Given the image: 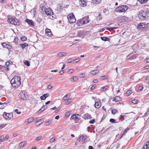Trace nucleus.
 Listing matches in <instances>:
<instances>
[{
	"label": "nucleus",
	"mask_w": 149,
	"mask_h": 149,
	"mask_svg": "<svg viewBox=\"0 0 149 149\" xmlns=\"http://www.w3.org/2000/svg\"><path fill=\"white\" fill-rule=\"evenodd\" d=\"M89 18L88 16L84 17L82 19L78 20L77 24L79 26L87 24L89 22Z\"/></svg>",
	"instance_id": "obj_3"
},
{
	"label": "nucleus",
	"mask_w": 149,
	"mask_h": 149,
	"mask_svg": "<svg viewBox=\"0 0 149 149\" xmlns=\"http://www.w3.org/2000/svg\"><path fill=\"white\" fill-rule=\"evenodd\" d=\"M47 107L45 105L43 106L41 109L38 111V112L39 113L41 112H42L43 111L46 109V107Z\"/></svg>",
	"instance_id": "obj_21"
},
{
	"label": "nucleus",
	"mask_w": 149,
	"mask_h": 149,
	"mask_svg": "<svg viewBox=\"0 0 149 149\" xmlns=\"http://www.w3.org/2000/svg\"><path fill=\"white\" fill-rule=\"evenodd\" d=\"M80 58H77L75 59V60H74V62L73 63H77V62H78L79 61H80Z\"/></svg>",
	"instance_id": "obj_50"
},
{
	"label": "nucleus",
	"mask_w": 149,
	"mask_h": 149,
	"mask_svg": "<svg viewBox=\"0 0 149 149\" xmlns=\"http://www.w3.org/2000/svg\"><path fill=\"white\" fill-rule=\"evenodd\" d=\"M132 93V91L130 90H128L126 92V93L127 95H129Z\"/></svg>",
	"instance_id": "obj_36"
},
{
	"label": "nucleus",
	"mask_w": 149,
	"mask_h": 149,
	"mask_svg": "<svg viewBox=\"0 0 149 149\" xmlns=\"http://www.w3.org/2000/svg\"><path fill=\"white\" fill-rule=\"evenodd\" d=\"M52 87H53V86H52V85H51V84L47 86V88L49 89H51V88H52Z\"/></svg>",
	"instance_id": "obj_56"
},
{
	"label": "nucleus",
	"mask_w": 149,
	"mask_h": 149,
	"mask_svg": "<svg viewBox=\"0 0 149 149\" xmlns=\"http://www.w3.org/2000/svg\"><path fill=\"white\" fill-rule=\"evenodd\" d=\"M87 136L86 135H82L81 136L80 138H81V139L83 140H85L87 138Z\"/></svg>",
	"instance_id": "obj_28"
},
{
	"label": "nucleus",
	"mask_w": 149,
	"mask_h": 149,
	"mask_svg": "<svg viewBox=\"0 0 149 149\" xmlns=\"http://www.w3.org/2000/svg\"><path fill=\"white\" fill-rule=\"evenodd\" d=\"M27 39L26 37V36H23L21 38V40L22 41H24L26 40Z\"/></svg>",
	"instance_id": "obj_41"
},
{
	"label": "nucleus",
	"mask_w": 149,
	"mask_h": 149,
	"mask_svg": "<svg viewBox=\"0 0 149 149\" xmlns=\"http://www.w3.org/2000/svg\"><path fill=\"white\" fill-rule=\"evenodd\" d=\"M2 45L5 48H6L8 49H10L12 48V47L9 45L7 44L5 42H3L2 44Z\"/></svg>",
	"instance_id": "obj_13"
},
{
	"label": "nucleus",
	"mask_w": 149,
	"mask_h": 149,
	"mask_svg": "<svg viewBox=\"0 0 149 149\" xmlns=\"http://www.w3.org/2000/svg\"><path fill=\"white\" fill-rule=\"evenodd\" d=\"M15 112L17 113L18 114H20L21 113V112H20V111L18 112V110L17 109H16L15 110Z\"/></svg>",
	"instance_id": "obj_62"
},
{
	"label": "nucleus",
	"mask_w": 149,
	"mask_h": 149,
	"mask_svg": "<svg viewBox=\"0 0 149 149\" xmlns=\"http://www.w3.org/2000/svg\"><path fill=\"white\" fill-rule=\"evenodd\" d=\"M19 46H21L22 49H24L26 47L28 46V44L27 43H24L23 44H20Z\"/></svg>",
	"instance_id": "obj_20"
},
{
	"label": "nucleus",
	"mask_w": 149,
	"mask_h": 149,
	"mask_svg": "<svg viewBox=\"0 0 149 149\" xmlns=\"http://www.w3.org/2000/svg\"><path fill=\"white\" fill-rule=\"evenodd\" d=\"M10 62L9 61H7L6 63V65L7 67H8L9 66L10 64Z\"/></svg>",
	"instance_id": "obj_64"
},
{
	"label": "nucleus",
	"mask_w": 149,
	"mask_h": 149,
	"mask_svg": "<svg viewBox=\"0 0 149 149\" xmlns=\"http://www.w3.org/2000/svg\"><path fill=\"white\" fill-rule=\"evenodd\" d=\"M128 7L126 5H122L117 7L116 11L119 13L124 12L128 9Z\"/></svg>",
	"instance_id": "obj_4"
},
{
	"label": "nucleus",
	"mask_w": 149,
	"mask_h": 149,
	"mask_svg": "<svg viewBox=\"0 0 149 149\" xmlns=\"http://www.w3.org/2000/svg\"><path fill=\"white\" fill-rule=\"evenodd\" d=\"M117 28L116 27H107L106 28V29L109 30V31H111L113 30L114 29H116Z\"/></svg>",
	"instance_id": "obj_24"
},
{
	"label": "nucleus",
	"mask_w": 149,
	"mask_h": 149,
	"mask_svg": "<svg viewBox=\"0 0 149 149\" xmlns=\"http://www.w3.org/2000/svg\"><path fill=\"white\" fill-rule=\"evenodd\" d=\"M46 34L48 36H52V34L51 30L48 29H45Z\"/></svg>",
	"instance_id": "obj_11"
},
{
	"label": "nucleus",
	"mask_w": 149,
	"mask_h": 149,
	"mask_svg": "<svg viewBox=\"0 0 149 149\" xmlns=\"http://www.w3.org/2000/svg\"><path fill=\"white\" fill-rule=\"evenodd\" d=\"M19 96V98L22 99L24 100L26 99V97L25 96V95H24V93H21L20 95Z\"/></svg>",
	"instance_id": "obj_19"
},
{
	"label": "nucleus",
	"mask_w": 149,
	"mask_h": 149,
	"mask_svg": "<svg viewBox=\"0 0 149 149\" xmlns=\"http://www.w3.org/2000/svg\"><path fill=\"white\" fill-rule=\"evenodd\" d=\"M120 97L119 96H117L114 97L112 100L113 102H118L121 99Z\"/></svg>",
	"instance_id": "obj_15"
},
{
	"label": "nucleus",
	"mask_w": 149,
	"mask_h": 149,
	"mask_svg": "<svg viewBox=\"0 0 149 149\" xmlns=\"http://www.w3.org/2000/svg\"><path fill=\"white\" fill-rule=\"evenodd\" d=\"M95 122V119H93L91 120L89 122V123L90 124H93Z\"/></svg>",
	"instance_id": "obj_55"
},
{
	"label": "nucleus",
	"mask_w": 149,
	"mask_h": 149,
	"mask_svg": "<svg viewBox=\"0 0 149 149\" xmlns=\"http://www.w3.org/2000/svg\"><path fill=\"white\" fill-rule=\"evenodd\" d=\"M143 88V87L142 86H140L139 87V90H140V91H142Z\"/></svg>",
	"instance_id": "obj_58"
},
{
	"label": "nucleus",
	"mask_w": 149,
	"mask_h": 149,
	"mask_svg": "<svg viewBox=\"0 0 149 149\" xmlns=\"http://www.w3.org/2000/svg\"><path fill=\"white\" fill-rule=\"evenodd\" d=\"M70 97V95L67 94L65 95L63 98V100H66L67 99V98H68Z\"/></svg>",
	"instance_id": "obj_26"
},
{
	"label": "nucleus",
	"mask_w": 149,
	"mask_h": 149,
	"mask_svg": "<svg viewBox=\"0 0 149 149\" xmlns=\"http://www.w3.org/2000/svg\"><path fill=\"white\" fill-rule=\"evenodd\" d=\"M108 87H109L108 86H104L101 88V90L102 91H105L107 90Z\"/></svg>",
	"instance_id": "obj_40"
},
{
	"label": "nucleus",
	"mask_w": 149,
	"mask_h": 149,
	"mask_svg": "<svg viewBox=\"0 0 149 149\" xmlns=\"http://www.w3.org/2000/svg\"><path fill=\"white\" fill-rule=\"evenodd\" d=\"M148 27L147 24L143 22H141L138 24L137 28L140 30H142L144 31H146Z\"/></svg>",
	"instance_id": "obj_5"
},
{
	"label": "nucleus",
	"mask_w": 149,
	"mask_h": 149,
	"mask_svg": "<svg viewBox=\"0 0 149 149\" xmlns=\"http://www.w3.org/2000/svg\"><path fill=\"white\" fill-rule=\"evenodd\" d=\"M101 40L104 41H109V39L105 37H101Z\"/></svg>",
	"instance_id": "obj_22"
},
{
	"label": "nucleus",
	"mask_w": 149,
	"mask_h": 149,
	"mask_svg": "<svg viewBox=\"0 0 149 149\" xmlns=\"http://www.w3.org/2000/svg\"><path fill=\"white\" fill-rule=\"evenodd\" d=\"M67 18L70 24L74 23L76 21V19L75 18L74 15H73L72 16L71 15L68 16Z\"/></svg>",
	"instance_id": "obj_7"
},
{
	"label": "nucleus",
	"mask_w": 149,
	"mask_h": 149,
	"mask_svg": "<svg viewBox=\"0 0 149 149\" xmlns=\"http://www.w3.org/2000/svg\"><path fill=\"white\" fill-rule=\"evenodd\" d=\"M110 122L112 123H116V120L113 118H111L110 119Z\"/></svg>",
	"instance_id": "obj_52"
},
{
	"label": "nucleus",
	"mask_w": 149,
	"mask_h": 149,
	"mask_svg": "<svg viewBox=\"0 0 149 149\" xmlns=\"http://www.w3.org/2000/svg\"><path fill=\"white\" fill-rule=\"evenodd\" d=\"M25 21L29 25L33 27L34 26V22L32 20L26 18L25 19Z\"/></svg>",
	"instance_id": "obj_9"
},
{
	"label": "nucleus",
	"mask_w": 149,
	"mask_h": 149,
	"mask_svg": "<svg viewBox=\"0 0 149 149\" xmlns=\"http://www.w3.org/2000/svg\"><path fill=\"white\" fill-rule=\"evenodd\" d=\"M95 107L96 108L98 109L101 107V102H95Z\"/></svg>",
	"instance_id": "obj_18"
},
{
	"label": "nucleus",
	"mask_w": 149,
	"mask_h": 149,
	"mask_svg": "<svg viewBox=\"0 0 149 149\" xmlns=\"http://www.w3.org/2000/svg\"><path fill=\"white\" fill-rule=\"evenodd\" d=\"M67 53L65 52H61L57 54V56L59 57H61L65 55Z\"/></svg>",
	"instance_id": "obj_17"
},
{
	"label": "nucleus",
	"mask_w": 149,
	"mask_h": 149,
	"mask_svg": "<svg viewBox=\"0 0 149 149\" xmlns=\"http://www.w3.org/2000/svg\"><path fill=\"white\" fill-rule=\"evenodd\" d=\"M129 128H127L125 129L122 133V136L125 135V133H126L129 130Z\"/></svg>",
	"instance_id": "obj_34"
},
{
	"label": "nucleus",
	"mask_w": 149,
	"mask_h": 149,
	"mask_svg": "<svg viewBox=\"0 0 149 149\" xmlns=\"http://www.w3.org/2000/svg\"><path fill=\"white\" fill-rule=\"evenodd\" d=\"M37 22L39 23H40L42 21V19L40 17H38L36 19Z\"/></svg>",
	"instance_id": "obj_31"
},
{
	"label": "nucleus",
	"mask_w": 149,
	"mask_h": 149,
	"mask_svg": "<svg viewBox=\"0 0 149 149\" xmlns=\"http://www.w3.org/2000/svg\"><path fill=\"white\" fill-rule=\"evenodd\" d=\"M24 64L25 65L27 66H29L30 65L29 62L28 61H25L24 62Z\"/></svg>",
	"instance_id": "obj_33"
},
{
	"label": "nucleus",
	"mask_w": 149,
	"mask_h": 149,
	"mask_svg": "<svg viewBox=\"0 0 149 149\" xmlns=\"http://www.w3.org/2000/svg\"><path fill=\"white\" fill-rule=\"evenodd\" d=\"M81 4L83 5L84 6H86L87 5L86 3V1L84 0L80 1Z\"/></svg>",
	"instance_id": "obj_23"
},
{
	"label": "nucleus",
	"mask_w": 149,
	"mask_h": 149,
	"mask_svg": "<svg viewBox=\"0 0 149 149\" xmlns=\"http://www.w3.org/2000/svg\"><path fill=\"white\" fill-rule=\"evenodd\" d=\"M146 13L143 11H141L138 15L139 18L142 20H144L148 17Z\"/></svg>",
	"instance_id": "obj_6"
},
{
	"label": "nucleus",
	"mask_w": 149,
	"mask_h": 149,
	"mask_svg": "<svg viewBox=\"0 0 149 149\" xmlns=\"http://www.w3.org/2000/svg\"><path fill=\"white\" fill-rule=\"evenodd\" d=\"M52 120H49V121H48L45 123V125L47 126L49 125L50 124H51L52 123Z\"/></svg>",
	"instance_id": "obj_35"
},
{
	"label": "nucleus",
	"mask_w": 149,
	"mask_h": 149,
	"mask_svg": "<svg viewBox=\"0 0 149 149\" xmlns=\"http://www.w3.org/2000/svg\"><path fill=\"white\" fill-rule=\"evenodd\" d=\"M96 85H93L92 87H91V89H92V90H93L95 89V87H96Z\"/></svg>",
	"instance_id": "obj_61"
},
{
	"label": "nucleus",
	"mask_w": 149,
	"mask_h": 149,
	"mask_svg": "<svg viewBox=\"0 0 149 149\" xmlns=\"http://www.w3.org/2000/svg\"><path fill=\"white\" fill-rule=\"evenodd\" d=\"M20 77L19 76H15L11 80L10 83L12 87L17 88L21 85Z\"/></svg>",
	"instance_id": "obj_1"
},
{
	"label": "nucleus",
	"mask_w": 149,
	"mask_h": 149,
	"mask_svg": "<svg viewBox=\"0 0 149 149\" xmlns=\"http://www.w3.org/2000/svg\"><path fill=\"white\" fill-rule=\"evenodd\" d=\"M5 106H4L3 104L2 103L0 102V109H3L5 107Z\"/></svg>",
	"instance_id": "obj_38"
},
{
	"label": "nucleus",
	"mask_w": 149,
	"mask_h": 149,
	"mask_svg": "<svg viewBox=\"0 0 149 149\" xmlns=\"http://www.w3.org/2000/svg\"><path fill=\"white\" fill-rule=\"evenodd\" d=\"M72 61V58H70L67 60V63H71Z\"/></svg>",
	"instance_id": "obj_54"
},
{
	"label": "nucleus",
	"mask_w": 149,
	"mask_h": 149,
	"mask_svg": "<svg viewBox=\"0 0 149 149\" xmlns=\"http://www.w3.org/2000/svg\"><path fill=\"white\" fill-rule=\"evenodd\" d=\"M8 22L11 24L17 25H19L21 24V22L18 19H16L14 16L8 15Z\"/></svg>",
	"instance_id": "obj_2"
},
{
	"label": "nucleus",
	"mask_w": 149,
	"mask_h": 149,
	"mask_svg": "<svg viewBox=\"0 0 149 149\" xmlns=\"http://www.w3.org/2000/svg\"><path fill=\"white\" fill-rule=\"evenodd\" d=\"M106 77L105 76H101L100 77V79L101 80L104 79H106Z\"/></svg>",
	"instance_id": "obj_51"
},
{
	"label": "nucleus",
	"mask_w": 149,
	"mask_h": 149,
	"mask_svg": "<svg viewBox=\"0 0 149 149\" xmlns=\"http://www.w3.org/2000/svg\"><path fill=\"white\" fill-rule=\"evenodd\" d=\"M8 116H7V119L8 118H9L10 119L12 116V117H13V115L11 113H8Z\"/></svg>",
	"instance_id": "obj_45"
},
{
	"label": "nucleus",
	"mask_w": 149,
	"mask_h": 149,
	"mask_svg": "<svg viewBox=\"0 0 149 149\" xmlns=\"http://www.w3.org/2000/svg\"><path fill=\"white\" fill-rule=\"evenodd\" d=\"M99 72V70L97 69H96L91 71L90 73L91 74V75H94L98 73Z\"/></svg>",
	"instance_id": "obj_16"
},
{
	"label": "nucleus",
	"mask_w": 149,
	"mask_h": 149,
	"mask_svg": "<svg viewBox=\"0 0 149 149\" xmlns=\"http://www.w3.org/2000/svg\"><path fill=\"white\" fill-rule=\"evenodd\" d=\"M7 113L5 112H4V113L3 114V117L6 120L7 119Z\"/></svg>",
	"instance_id": "obj_47"
},
{
	"label": "nucleus",
	"mask_w": 149,
	"mask_h": 149,
	"mask_svg": "<svg viewBox=\"0 0 149 149\" xmlns=\"http://www.w3.org/2000/svg\"><path fill=\"white\" fill-rule=\"evenodd\" d=\"M149 148V146H148V144L147 143L143 147V149H148Z\"/></svg>",
	"instance_id": "obj_43"
},
{
	"label": "nucleus",
	"mask_w": 149,
	"mask_h": 149,
	"mask_svg": "<svg viewBox=\"0 0 149 149\" xmlns=\"http://www.w3.org/2000/svg\"><path fill=\"white\" fill-rule=\"evenodd\" d=\"M78 79V77L77 76H74L72 78V79H71V81H75Z\"/></svg>",
	"instance_id": "obj_30"
},
{
	"label": "nucleus",
	"mask_w": 149,
	"mask_h": 149,
	"mask_svg": "<svg viewBox=\"0 0 149 149\" xmlns=\"http://www.w3.org/2000/svg\"><path fill=\"white\" fill-rule=\"evenodd\" d=\"M71 118L72 119L76 120L78 119V117L76 116V115H73L71 116Z\"/></svg>",
	"instance_id": "obj_29"
},
{
	"label": "nucleus",
	"mask_w": 149,
	"mask_h": 149,
	"mask_svg": "<svg viewBox=\"0 0 149 149\" xmlns=\"http://www.w3.org/2000/svg\"><path fill=\"white\" fill-rule=\"evenodd\" d=\"M70 115V113L69 112H68L66 113L65 116H69Z\"/></svg>",
	"instance_id": "obj_60"
},
{
	"label": "nucleus",
	"mask_w": 149,
	"mask_h": 149,
	"mask_svg": "<svg viewBox=\"0 0 149 149\" xmlns=\"http://www.w3.org/2000/svg\"><path fill=\"white\" fill-rule=\"evenodd\" d=\"M45 12L47 15H52L53 14L52 10L50 8H45Z\"/></svg>",
	"instance_id": "obj_8"
},
{
	"label": "nucleus",
	"mask_w": 149,
	"mask_h": 149,
	"mask_svg": "<svg viewBox=\"0 0 149 149\" xmlns=\"http://www.w3.org/2000/svg\"><path fill=\"white\" fill-rule=\"evenodd\" d=\"M102 17L100 13L98 14V16L97 17V19L98 20H100L102 19Z\"/></svg>",
	"instance_id": "obj_32"
},
{
	"label": "nucleus",
	"mask_w": 149,
	"mask_h": 149,
	"mask_svg": "<svg viewBox=\"0 0 149 149\" xmlns=\"http://www.w3.org/2000/svg\"><path fill=\"white\" fill-rule=\"evenodd\" d=\"M27 120V123H29L32 122L33 120V119L32 118H30Z\"/></svg>",
	"instance_id": "obj_27"
},
{
	"label": "nucleus",
	"mask_w": 149,
	"mask_h": 149,
	"mask_svg": "<svg viewBox=\"0 0 149 149\" xmlns=\"http://www.w3.org/2000/svg\"><path fill=\"white\" fill-rule=\"evenodd\" d=\"M49 95V94L47 93L43 94L41 96L40 98L41 100H45L47 97Z\"/></svg>",
	"instance_id": "obj_14"
},
{
	"label": "nucleus",
	"mask_w": 149,
	"mask_h": 149,
	"mask_svg": "<svg viewBox=\"0 0 149 149\" xmlns=\"http://www.w3.org/2000/svg\"><path fill=\"white\" fill-rule=\"evenodd\" d=\"M41 136H39L36 137V138L35 139L36 141H38L40 140L42 138Z\"/></svg>",
	"instance_id": "obj_44"
},
{
	"label": "nucleus",
	"mask_w": 149,
	"mask_h": 149,
	"mask_svg": "<svg viewBox=\"0 0 149 149\" xmlns=\"http://www.w3.org/2000/svg\"><path fill=\"white\" fill-rule=\"evenodd\" d=\"M6 126V125L1 124L0 125V129H2L3 127H5Z\"/></svg>",
	"instance_id": "obj_59"
},
{
	"label": "nucleus",
	"mask_w": 149,
	"mask_h": 149,
	"mask_svg": "<svg viewBox=\"0 0 149 149\" xmlns=\"http://www.w3.org/2000/svg\"><path fill=\"white\" fill-rule=\"evenodd\" d=\"M56 140V139L54 137H52L51 139L49 140L50 143H53Z\"/></svg>",
	"instance_id": "obj_42"
},
{
	"label": "nucleus",
	"mask_w": 149,
	"mask_h": 149,
	"mask_svg": "<svg viewBox=\"0 0 149 149\" xmlns=\"http://www.w3.org/2000/svg\"><path fill=\"white\" fill-rule=\"evenodd\" d=\"M141 3H145L147 2L148 0H137Z\"/></svg>",
	"instance_id": "obj_37"
},
{
	"label": "nucleus",
	"mask_w": 149,
	"mask_h": 149,
	"mask_svg": "<svg viewBox=\"0 0 149 149\" xmlns=\"http://www.w3.org/2000/svg\"><path fill=\"white\" fill-rule=\"evenodd\" d=\"M136 58V56L135 55H133L132 56H131L130 57V59H132L135 58Z\"/></svg>",
	"instance_id": "obj_53"
},
{
	"label": "nucleus",
	"mask_w": 149,
	"mask_h": 149,
	"mask_svg": "<svg viewBox=\"0 0 149 149\" xmlns=\"http://www.w3.org/2000/svg\"><path fill=\"white\" fill-rule=\"evenodd\" d=\"M64 70H61V71H60L59 72L60 74V75L62 74L63 73H64Z\"/></svg>",
	"instance_id": "obj_63"
},
{
	"label": "nucleus",
	"mask_w": 149,
	"mask_h": 149,
	"mask_svg": "<svg viewBox=\"0 0 149 149\" xmlns=\"http://www.w3.org/2000/svg\"><path fill=\"white\" fill-rule=\"evenodd\" d=\"M83 118L85 119H90L92 118V117L91 115L88 113H86L83 115Z\"/></svg>",
	"instance_id": "obj_12"
},
{
	"label": "nucleus",
	"mask_w": 149,
	"mask_h": 149,
	"mask_svg": "<svg viewBox=\"0 0 149 149\" xmlns=\"http://www.w3.org/2000/svg\"><path fill=\"white\" fill-rule=\"evenodd\" d=\"M138 100L136 99H134L132 101V102L134 104H136L138 102Z\"/></svg>",
	"instance_id": "obj_39"
},
{
	"label": "nucleus",
	"mask_w": 149,
	"mask_h": 149,
	"mask_svg": "<svg viewBox=\"0 0 149 149\" xmlns=\"http://www.w3.org/2000/svg\"><path fill=\"white\" fill-rule=\"evenodd\" d=\"M117 111L116 109H113L112 110L111 113L112 114H114L116 113Z\"/></svg>",
	"instance_id": "obj_46"
},
{
	"label": "nucleus",
	"mask_w": 149,
	"mask_h": 149,
	"mask_svg": "<svg viewBox=\"0 0 149 149\" xmlns=\"http://www.w3.org/2000/svg\"><path fill=\"white\" fill-rule=\"evenodd\" d=\"M71 100H72V99L71 98H70L69 99H68L67 100V102H66V103L67 104H69L71 102Z\"/></svg>",
	"instance_id": "obj_48"
},
{
	"label": "nucleus",
	"mask_w": 149,
	"mask_h": 149,
	"mask_svg": "<svg viewBox=\"0 0 149 149\" xmlns=\"http://www.w3.org/2000/svg\"><path fill=\"white\" fill-rule=\"evenodd\" d=\"M118 20L119 21L125 22L128 19V18L126 17L125 16H121L118 17Z\"/></svg>",
	"instance_id": "obj_10"
},
{
	"label": "nucleus",
	"mask_w": 149,
	"mask_h": 149,
	"mask_svg": "<svg viewBox=\"0 0 149 149\" xmlns=\"http://www.w3.org/2000/svg\"><path fill=\"white\" fill-rule=\"evenodd\" d=\"M85 74L84 73H81L80 74L79 76L81 77H84Z\"/></svg>",
	"instance_id": "obj_57"
},
{
	"label": "nucleus",
	"mask_w": 149,
	"mask_h": 149,
	"mask_svg": "<svg viewBox=\"0 0 149 149\" xmlns=\"http://www.w3.org/2000/svg\"><path fill=\"white\" fill-rule=\"evenodd\" d=\"M20 143L21 144L20 146L23 148L26 145V143L25 141H24L21 142Z\"/></svg>",
	"instance_id": "obj_25"
},
{
	"label": "nucleus",
	"mask_w": 149,
	"mask_h": 149,
	"mask_svg": "<svg viewBox=\"0 0 149 149\" xmlns=\"http://www.w3.org/2000/svg\"><path fill=\"white\" fill-rule=\"evenodd\" d=\"M0 141L1 142H3V140L4 138V136H1L0 137Z\"/></svg>",
	"instance_id": "obj_49"
}]
</instances>
